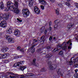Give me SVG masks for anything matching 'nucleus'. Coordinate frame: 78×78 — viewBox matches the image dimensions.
<instances>
[{
    "instance_id": "1",
    "label": "nucleus",
    "mask_w": 78,
    "mask_h": 78,
    "mask_svg": "<svg viewBox=\"0 0 78 78\" xmlns=\"http://www.w3.org/2000/svg\"><path fill=\"white\" fill-rule=\"evenodd\" d=\"M14 6H13L11 4H10V9L11 11H14L15 13L16 14H19V10L18 9V7L19 6V3L17 1L15 0L14 1Z\"/></svg>"
},
{
    "instance_id": "2",
    "label": "nucleus",
    "mask_w": 78,
    "mask_h": 78,
    "mask_svg": "<svg viewBox=\"0 0 78 78\" xmlns=\"http://www.w3.org/2000/svg\"><path fill=\"white\" fill-rule=\"evenodd\" d=\"M22 13L23 17H27L30 14L29 10L27 9H23L22 11Z\"/></svg>"
},
{
    "instance_id": "3",
    "label": "nucleus",
    "mask_w": 78,
    "mask_h": 78,
    "mask_svg": "<svg viewBox=\"0 0 78 78\" xmlns=\"http://www.w3.org/2000/svg\"><path fill=\"white\" fill-rule=\"evenodd\" d=\"M48 65L49 69L51 70H55L57 67V65L55 64L51 65V62L50 61L48 62Z\"/></svg>"
},
{
    "instance_id": "4",
    "label": "nucleus",
    "mask_w": 78,
    "mask_h": 78,
    "mask_svg": "<svg viewBox=\"0 0 78 78\" xmlns=\"http://www.w3.org/2000/svg\"><path fill=\"white\" fill-rule=\"evenodd\" d=\"M23 61H21L20 62H18L14 64V67H17V66H22L23 65Z\"/></svg>"
},
{
    "instance_id": "5",
    "label": "nucleus",
    "mask_w": 78,
    "mask_h": 78,
    "mask_svg": "<svg viewBox=\"0 0 78 78\" xmlns=\"http://www.w3.org/2000/svg\"><path fill=\"white\" fill-rule=\"evenodd\" d=\"M14 35L17 37H19L20 36V31L18 30H15L14 33Z\"/></svg>"
},
{
    "instance_id": "6",
    "label": "nucleus",
    "mask_w": 78,
    "mask_h": 78,
    "mask_svg": "<svg viewBox=\"0 0 78 78\" xmlns=\"http://www.w3.org/2000/svg\"><path fill=\"white\" fill-rule=\"evenodd\" d=\"M7 24L6 22L5 21H2L0 23L1 26L2 28H5L7 25Z\"/></svg>"
},
{
    "instance_id": "7",
    "label": "nucleus",
    "mask_w": 78,
    "mask_h": 78,
    "mask_svg": "<svg viewBox=\"0 0 78 78\" xmlns=\"http://www.w3.org/2000/svg\"><path fill=\"white\" fill-rule=\"evenodd\" d=\"M70 41L69 40V41H68V42L66 43V44H65V46L63 47L62 48V49L63 50H66V48H67V44H70L69 45H72V43H70Z\"/></svg>"
},
{
    "instance_id": "8",
    "label": "nucleus",
    "mask_w": 78,
    "mask_h": 78,
    "mask_svg": "<svg viewBox=\"0 0 78 78\" xmlns=\"http://www.w3.org/2000/svg\"><path fill=\"white\" fill-rule=\"evenodd\" d=\"M34 11L36 14H40V12H41L40 10H39V9L37 6L34 7Z\"/></svg>"
},
{
    "instance_id": "9",
    "label": "nucleus",
    "mask_w": 78,
    "mask_h": 78,
    "mask_svg": "<svg viewBox=\"0 0 78 78\" xmlns=\"http://www.w3.org/2000/svg\"><path fill=\"white\" fill-rule=\"evenodd\" d=\"M5 17L3 16H0V21L2 20L3 19V18H4L6 20H8V18H9V15L8 14H5Z\"/></svg>"
},
{
    "instance_id": "10",
    "label": "nucleus",
    "mask_w": 78,
    "mask_h": 78,
    "mask_svg": "<svg viewBox=\"0 0 78 78\" xmlns=\"http://www.w3.org/2000/svg\"><path fill=\"white\" fill-rule=\"evenodd\" d=\"M36 59L35 58H34L33 60V61L31 63V65H33L34 66H35L36 67H38L39 66V64H36Z\"/></svg>"
},
{
    "instance_id": "11",
    "label": "nucleus",
    "mask_w": 78,
    "mask_h": 78,
    "mask_svg": "<svg viewBox=\"0 0 78 78\" xmlns=\"http://www.w3.org/2000/svg\"><path fill=\"white\" fill-rule=\"evenodd\" d=\"M37 45V44H35L30 48V51L32 53H34V52L35 51V48H34V47H35V46H36Z\"/></svg>"
},
{
    "instance_id": "12",
    "label": "nucleus",
    "mask_w": 78,
    "mask_h": 78,
    "mask_svg": "<svg viewBox=\"0 0 78 78\" xmlns=\"http://www.w3.org/2000/svg\"><path fill=\"white\" fill-rule=\"evenodd\" d=\"M57 72L58 74H60V75H62L64 73V71L62 69H57Z\"/></svg>"
},
{
    "instance_id": "13",
    "label": "nucleus",
    "mask_w": 78,
    "mask_h": 78,
    "mask_svg": "<svg viewBox=\"0 0 78 78\" xmlns=\"http://www.w3.org/2000/svg\"><path fill=\"white\" fill-rule=\"evenodd\" d=\"M7 6L8 8V9L5 8V10H6V11H8V10L10 9V2L9 1L7 2Z\"/></svg>"
},
{
    "instance_id": "14",
    "label": "nucleus",
    "mask_w": 78,
    "mask_h": 78,
    "mask_svg": "<svg viewBox=\"0 0 78 78\" xmlns=\"http://www.w3.org/2000/svg\"><path fill=\"white\" fill-rule=\"evenodd\" d=\"M39 1L42 5H47V2L44 0H39Z\"/></svg>"
},
{
    "instance_id": "15",
    "label": "nucleus",
    "mask_w": 78,
    "mask_h": 78,
    "mask_svg": "<svg viewBox=\"0 0 78 78\" xmlns=\"http://www.w3.org/2000/svg\"><path fill=\"white\" fill-rule=\"evenodd\" d=\"M27 68V66H20V69L21 70H22V71H23L25 69Z\"/></svg>"
},
{
    "instance_id": "16",
    "label": "nucleus",
    "mask_w": 78,
    "mask_h": 78,
    "mask_svg": "<svg viewBox=\"0 0 78 78\" xmlns=\"http://www.w3.org/2000/svg\"><path fill=\"white\" fill-rule=\"evenodd\" d=\"M1 51L3 53H5L7 51V48L6 47H3L2 48Z\"/></svg>"
},
{
    "instance_id": "17",
    "label": "nucleus",
    "mask_w": 78,
    "mask_h": 78,
    "mask_svg": "<svg viewBox=\"0 0 78 78\" xmlns=\"http://www.w3.org/2000/svg\"><path fill=\"white\" fill-rule=\"evenodd\" d=\"M0 8L1 9H3L4 8V4L2 2H0Z\"/></svg>"
},
{
    "instance_id": "18",
    "label": "nucleus",
    "mask_w": 78,
    "mask_h": 78,
    "mask_svg": "<svg viewBox=\"0 0 78 78\" xmlns=\"http://www.w3.org/2000/svg\"><path fill=\"white\" fill-rule=\"evenodd\" d=\"M33 1L32 0H30L29 1V6L30 7H31V6H33Z\"/></svg>"
},
{
    "instance_id": "19",
    "label": "nucleus",
    "mask_w": 78,
    "mask_h": 78,
    "mask_svg": "<svg viewBox=\"0 0 78 78\" xmlns=\"http://www.w3.org/2000/svg\"><path fill=\"white\" fill-rule=\"evenodd\" d=\"M1 56L2 57H0V58H1V59L5 58H6V57H7V54L4 53L1 55Z\"/></svg>"
},
{
    "instance_id": "20",
    "label": "nucleus",
    "mask_w": 78,
    "mask_h": 78,
    "mask_svg": "<svg viewBox=\"0 0 78 78\" xmlns=\"http://www.w3.org/2000/svg\"><path fill=\"white\" fill-rule=\"evenodd\" d=\"M72 25L71 24V23H70L68 24L67 26V29L68 30H69L71 28H72Z\"/></svg>"
},
{
    "instance_id": "21",
    "label": "nucleus",
    "mask_w": 78,
    "mask_h": 78,
    "mask_svg": "<svg viewBox=\"0 0 78 78\" xmlns=\"http://www.w3.org/2000/svg\"><path fill=\"white\" fill-rule=\"evenodd\" d=\"M53 56V55L51 54H48V55H46L45 56V57L46 58H50L51 57Z\"/></svg>"
},
{
    "instance_id": "22",
    "label": "nucleus",
    "mask_w": 78,
    "mask_h": 78,
    "mask_svg": "<svg viewBox=\"0 0 78 78\" xmlns=\"http://www.w3.org/2000/svg\"><path fill=\"white\" fill-rule=\"evenodd\" d=\"M57 5L59 8H63V5H62V4H61V3H57Z\"/></svg>"
},
{
    "instance_id": "23",
    "label": "nucleus",
    "mask_w": 78,
    "mask_h": 78,
    "mask_svg": "<svg viewBox=\"0 0 78 78\" xmlns=\"http://www.w3.org/2000/svg\"><path fill=\"white\" fill-rule=\"evenodd\" d=\"M14 38H10V43H14Z\"/></svg>"
},
{
    "instance_id": "24",
    "label": "nucleus",
    "mask_w": 78,
    "mask_h": 78,
    "mask_svg": "<svg viewBox=\"0 0 78 78\" xmlns=\"http://www.w3.org/2000/svg\"><path fill=\"white\" fill-rule=\"evenodd\" d=\"M47 70L45 68H42L41 70V72H46Z\"/></svg>"
},
{
    "instance_id": "25",
    "label": "nucleus",
    "mask_w": 78,
    "mask_h": 78,
    "mask_svg": "<svg viewBox=\"0 0 78 78\" xmlns=\"http://www.w3.org/2000/svg\"><path fill=\"white\" fill-rule=\"evenodd\" d=\"M73 61L74 62V63H75V62H78V57L76 58V59H73Z\"/></svg>"
},
{
    "instance_id": "26",
    "label": "nucleus",
    "mask_w": 78,
    "mask_h": 78,
    "mask_svg": "<svg viewBox=\"0 0 78 78\" xmlns=\"http://www.w3.org/2000/svg\"><path fill=\"white\" fill-rule=\"evenodd\" d=\"M8 39L9 42H10V37H9V35L6 36V39Z\"/></svg>"
},
{
    "instance_id": "27",
    "label": "nucleus",
    "mask_w": 78,
    "mask_h": 78,
    "mask_svg": "<svg viewBox=\"0 0 78 78\" xmlns=\"http://www.w3.org/2000/svg\"><path fill=\"white\" fill-rule=\"evenodd\" d=\"M59 9H57L55 11L56 13V14H59Z\"/></svg>"
},
{
    "instance_id": "28",
    "label": "nucleus",
    "mask_w": 78,
    "mask_h": 78,
    "mask_svg": "<svg viewBox=\"0 0 78 78\" xmlns=\"http://www.w3.org/2000/svg\"><path fill=\"white\" fill-rule=\"evenodd\" d=\"M60 49V48H59V49H58V48H56L53 50V51H54V52H55V51H57L59 50Z\"/></svg>"
},
{
    "instance_id": "29",
    "label": "nucleus",
    "mask_w": 78,
    "mask_h": 78,
    "mask_svg": "<svg viewBox=\"0 0 78 78\" xmlns=\"http://www.w3.org/2000/svg\"><path fill=\"white\" fill-rule=\"evenodd\" d=\"M59 54L61 56H62L63 55V51L62 50H61L60 51L59 53Z\"/></svg>"
},
{
    "instance_id": "30",
    "label": "nucleus",
    "mask_w": 78,
    "mask_h": 78,
    "mask_svg": "<svg viewBox=\"0 0 78 78\" xmlns=\"http://www.w3.org/2000/svg\"><path fill=\"white\" fill-rule=\"evenodd\" d=\"M10 74L11 75H16V76H18V74H15L12 72L10 73Z\"/></svg>"
},
{
    "instance_id": "31",
    "label": "nucleus",
    "mask_w": 78,
    "mask_h": 78,
    "mask_svg": "<svg viewBox=\"0 0 78 78\" xmlns=\"http://www.w3.org/2000/svg\"><path fill=\"white\" fill-rule=\"evenodd\" d=\"M66 5L67 6H71V5L70 3L68 2H67L66 3Z\"/></svg>"
},
{
    "instance_id": "32",
    "label": "nucleus",
    "mask_w": 78,
    "mask_h": 78,
    "mask_svg": "<svg viewBox=\"0 0 78 78\" xmlns=\"http://www.w3.org/2000/svg\"><path fill=\"white\" fill-rule=\"evenodd\" d=\"M59 23V20H56L55 21V23Z\"/></svg>"
},
{
    "instance_id": "33",
    "label": "nucleus",
    "mask_w": 78,
    "mask_h": 78,
    "mask_svg": "<svg viewBox=\"0 0 78 78\" xmlns=\"http://www.w3.org/2000/svg\"><path fill=\"white\" fill-rule=\"evenodd\" d=\"M57 47L58 48H59V47L61 48L62 47V45L61 44H58V45L57 46Z\"/></svg>"
},
{
    "instance_id": "34",
    "label": "nucleus",
    "mask_w": 78,
    "mask_h": 78,
    "mask_svg": "<svg viewBox=\"0 0 78 78\" xmlns=\"http://www.w3.org/2000/svg\"><path fill=\"white\" fill-rule=\"evenodd\" d=\"M20 51H21V52H22V53H24V49H21L20 50Z\"/></svg>"
},
{
    "instance_id": "35",
    "label": "nucleus",
    "mask_w": 78,
    "mask_h": 78,
    "mask_svg": "<svg viewBox=\"0 0 78 78\" xmlns=\"http://www.w3.org/2000/svg\"><path fill=\"white\" fill-rule=\"evenodd\" d=\"M20 78H25V77L23 76V75H20Z\"/></svg>"
},
{
    "instance_id": "36",
    "label": "nucleus",
    "mask_w": 78,
    "mask_h": 78,
    "mask_svg": "<svg viewBox=\"0 0 78 78\" xmlns=\"http://www.w3.org/2000/svg\"><path fill=\"white\" fill-rule=\"evenodd\" d=\"M12 30H13V28H12V27H10V32L11 33H12Z\"/></svg>"
},
{
    "instance_id": "37",
    "label": "nucleus",
    "mask_w": 78,
    "mask_h": 78,
    "mask_svg": "<svg viewBox=\"0 0 78 78\" xmlns=\"http://www.w3.org/2000/svg\"><path fill=\"white\" fill-rule=\"evenodd\" d=\"M18 76H10V78H17Z\"/></svg>"
},
{
    "instance_id": "38",
    "label": "nucleus",
    "mask_w": 78,
    "mask_h": 78,
    "mask_svg": "<svg viewBox=\"0 0 78 78\" xmlns=\"http://www.w3.org/2000/svg\"><path fill=\"white\" fill-rule=\"evenodd\" d=\"M69 65H72V64H73V61H72V60H71L69 62Z\"/></svg>"
},
{
    "instance_id": "39",
    "label": "nucleus",
    "mask_w": 78,
    "mask_h": 78,
    "mask_svg": "<svg viewBox=\"0 0 78 78\" xmlns=\"http://www.w3.org/2000/svg\"><path fill=\"white\" fill-rule=\"evenodd\" d=\"M74 5H75V6H76V7L77 8V7L78 6V3H74Z\"/></svg>"
},
{
    "instance_id": "40",
    "label": "nucleus",
    "mask_w": 78,
    "mask_h": 78,
    "mask_svg": "<svg viewBox=\"0 0 78 78\" xmlns=\"http://www.w3.org/2000/svg\"><path fill=\"white\" fill-rule=\"evenodd\" d=\"M51 48V46H48L47 48V49H50V48Z\"/></svg>"
},
{
    "instance_id": "41",
    "label": "nucleus",
    "mask_w": 78,
    "mask_h": 78,
    "mask_svg": "<svg viewBox=\"0 0 78 78\" xmlns=\"http://www.w3.org/2000/svg\"><path fill=\"white\" fill-rule=\"evenodd\" d=\"M5 15H3L2 13H0V16H2V17H5Z\"/></svg>"
},
{
    "instance_id": "42",
    "label": "nucleus",
    "mask_w": 78,
    "mask_h": 78,
    "mask_svg": "<svg viewBox=\"0 0 78 78\" xmlns=\"http://www.w3.org/2000/svg\"><path fill=\"white\" fill-rule=\"evenodd\" d=\"M44 38H45V37L44 36H43L42 37H41V40H43V39H44Z\"/></svg>"
},
{
    "instance_id": "43",
    "label": "nucleus",
    "mask_w": 78,
    "mask_h": 78,
    "mask_svg": "<svg viewBox=\"0 0 78 78\" xmlns=\"http://www.w3.org/2000/svg\"><path fill=\"white\" fill-rule=\"evenodd\" d=\"M17 20L18 21H19V22H22V20H20V19H19V18H17Z\"/></svg>"
},
{
    "instance_id": "44",
    "label": "nucleus",
    "mask_w": 78,
    "mask_h": 78,
    "mask_svg": "<svg viewBox=\"0 0 78 78\" xmlns=\"http://www.w3.org/2000/svg\"><path fill=\"white\" fill-rule=\"evenodd\" d=\"M58 25L57 24H55V25L54 26V28H58Z\"/></svg>"
},
{
    "instance_id": "45",
    "label": "nucleus",
    "mask_w": 78,
    "mask_h": 78,
    "mask_svg": "<svg viewBox=\"0 0 78 78\" xmlns=\"http://www.w3.org/2000/svg\"><path fill=\"white\" fill-rule=\"evenodd\" d=\"M45 27H41V29L43 30H45Z\"/></svg>"
},
{
    "instance_id": "46",
    "label": "nucleus",
    "mask_w": 78,
    "mask_h": 78,
    "mask_svg": "<svg viewBox=\"0 0 78 78\" xmlns=\"http://www.w3.org/2000/svg\"><path fill=\"white\" fill-rule=\"evenodd\" d=\"M41 8L42 9H44V7L43 5H41Z\"/></svg>"
},
{
    "instance_id": "47",
    "label": "nucleus",
    "mask_w": 78,
    "mask_h": 78,
    "mask_svg": "<svg viewBox=\"0 0 78 78\" xmlns=\"http://www.w3.org/2000/svg\"><path fill=\"white\" fill-rule=\"evenodd\" d=\"M22 56H18V57H17L16 58V59H18V58H22Z\"/></svg>"
},
{
    "instance_id": "48",
    "label": "nucleus",
    "mask_w": 78,
    "mask_h": 78,
    "mask_svg": "<svg viewBox=\"0 0 78 78\" xmlns=\"http://www.w3.org/2000/svg\"><path fill=\"white\" fill-rule=\"evenodd\" d=\"M50 1L52 2V3H54V2H55V0H50Z\"/></svg>"
},
{
    "instance_id": "49",
    "label": "nucleus",
    "mask_w": 78,
    "mask_h": 78,
    "mask_svg": "<svg viewBox=\"0 0 78 78\" xmlns=\"http://www.w3.org/2000/svg\"><path fill=\"white\" fill-rule=\"evenodd\" d=\"M43 50V48H40L38 49V51H42Z\"/></svg>"
},
{
    "instance_id": "50",
    "label": "nucleus",
    "mask_w": 78,
    "mask_h": 78,
    "mask_svg": "<svg viewBox=\"0 0 78 78\" xmlns=\"http://www.w3.org/2000/svg\"><path fill=\"white\" fill-rule=\"evenodd\" d=\"M52 38H53V37H52L51 36V37L49 38V41H51V39H52Z\"/></svg>"
},
{
    "instance_id": "51",
    "label": "nucleus",
    "mask_w": 78,
    "mask_h": 78,
    "mask_svg": "<svg viewBox=\"0 0 78 78\" xmlns=\"http://www.w3.org/2000/svg\"><path fill=\"white\" fill-rule=\"evenodd\" d=\"M51 29H52V28L50 26L48 29V30H49V31H51Z\"/></svg>"
},
{
    "instance_id": "52",
    "label": "nucleus",
    "mask_w": 78,
    "mask_h": 78,
    "mask_svg": "<svg viewBox=\"0 0 78 78\" xmlns=\"http://www.w3.org/2000/svg\"><path fill=\"white\" fill-rule=\"evenodd\" d=\"M44 32L45 34H47V30H45Z\"/></svg>"
},
{
    "instance_id": "53",
    "label": "nucleus",
    "mask_w": 78,
    "mask_h": 78,
    "mask_svg": "<svg viewBox=\"0 0 78 78\" xmlns=\"http://www.w3.org/2000/svg\"><path fill=\"white\" fill-rule=\"evenodd\" d=\"M34 42H37V40H36V39H34Z\"/></svg>"
},
{
    "instance_id": "54",
    "label": "nucleus",
    "mask_w": 78,
    "mask_h": 78,
    "mask_svg": "<svg viewBox=\"0 0 78 78\" xmlns=\"http://www.w3.org/2000/svg\"><path fill=\"white\" fill-rule=\"evenodd\" d=\"M52 23V22H51V21L50 22H49V26L50 27V25H51V24Z\"/></svg>"
},
{
    "instance_id": "55",
    "label": "nucleus",
    "mask_w": 78,
    "mask_h": 78,
    "mask_svg": "<svg viewBox=\"0 0 78 78\" xmlns=\"http://www.w3.org/2000/svg\"><path fill=\"white\" fill-rule=\"evenodd\" d=\"M74 77L75 78H78V76H77V75L75 76V74L74 75Z\"/></svg>"
},
{
    "instance_id": "56",
    "label": "nucleus",
    "mask_w": 78,
    "mask_h": 78,
    "mask_svg": "<svg viewBox=\"0 0 78 78\" xmlns=\"http://www.w3.org/2000/svg\"><path fill=\"white\" fill-rule=\"evenodd\" d=\"M21 48L20 47H17V49L18 50H20Z\"/></svg>"
},
{
    "instance_id": "57",
    "label": "nucleus",
    "mask_w": 78,
    "mask_h": 78,
    "mask_svg": "<svg viewBox=\"0 0 78 78\" xmlns=\"http://www.w3.org/2000/svg\"><path fill=\"white\" fill-rule=\"evenodd\" d=\"M75 72H76V73L77 72H78V69H76L75 70Z\"/></svg>"
},
{
    "instance_id": "58",
    "label": "nucleus",
    "mask_w": 78,
    "mask_h": 78,
    "mask_svg": "<svg viewBox=\"0 0 78 78\" xmlns=\"http://www.w3.org/2000/svg\"><path fill=\"white\" fill-rule=\"evenodd\" d=\"M40 31H41V33H43V32H44V30H42L41 29V30H40Z\"/></svg>"
},
{
    "instance_id": "59",
    "label": "nucleus",
    "mask_w": 78,
    "mask_h": 78,
    "mask_svg": "<svg viewBox=\"0 0 78 78\" xmlns=\"http://www.w3.org/2000/svg\"><path fill=\"white\" fill-rule=\"evenodd\" d=\"M75 67H78V64H76L75 65Z\"/></svg>"
},
{
    "instance_id": "60",
    "label": "nucleus",
    "mask_w": 78,
    "mask_h": 78,
    "mask_svg": "<svg viewBox=\"0 0 78 78\" xmlns=\"http://www.w3.org/2000/svg\"><path fill=\"white\" fill-rule=\"evenodd\" d=\"M68 49H71V47L70 46H68Z\"/></svg>"
},
{
    "instance_id": "61",
    "label": "nucleus",
    "mask_w": 78,
    "mask_h": 78,
    "mask_svg": "<svg viewBox=\"0 0 78 78\" xmlns=\"http://www.w3.org/2000/svg\"><path fill=\"white\" fill-rule=\"evenodd\" d=\"M41 42H42L43 43H42V44H44V41H41Z\"/></svg>"
},
{
    "instance_id": "62",
    "label": "nucleus",
    "mask_w": 78,
    "mask_h": 78,
    "mask_svg": "<svg viewBox=\"0 0 78 78\" xmlns=\"http://www.w3.org/2000/svg\"><path fill=\"white\" fill-rule=\"evenodd\" d=\"M2 33H0V36H2Z\"/></svg>"
},
{
    "instance_id": "63",
    "label": "nucleus",
    "mask_w": 78,
    "mask_h": 78,
    "mask_svg": "<svg viewBox=\"0 0 78 78\" xmlns=\"http://www.w3.org/2000/svg\"><path fill=\"white\" fill-rule=\"evenodd\" d=\"M7 32H8V33H9V30H8Z\"/></svg>"
},
{
    "instance_id": "64",
    "label": "nucleus",
    "mask_w": 78,
    "mask_h": 78,
    "mask_svg": "<svg viewBox=\"0 0 78 78\" xmlns=\"http://www.w3.org/2000/svg\"><path fill=\"white\" fill-rule=\"evenodd\" d=\"M65 44V42H64L62 44Z\"/></svg>"
}]
</instances>
